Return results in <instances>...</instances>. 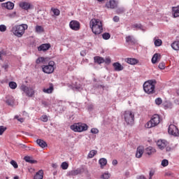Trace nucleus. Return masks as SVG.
Instances as JSON below:
<instances>
[{
	"instance_id": "4c0bfd02",
	"label": "nucleus",
	"mask_w": 179,
	"mask_h": 179,
	"mask_svg": "<svg viewBox=\"0 0 179 179\" xmlns=\"http://www.w3.org/2000/svg\"><path fill=\"white\" fill-rule=\"evenodd\" d=\"M126 43H135V39L131 36H127Z\"/></svg>"
},
{
	"instance_id": "aec40b11",
	"label": "nucleus",
	"mask_w": 179,
	"mask_h": 179,
	"mask_svg": "<svg viewBox=\"0 0 179 179\" xmlns=\"http://www.w3.org/2000/svg\"><path fill=\"white\" fill-rule=\"evenodd\" d=\"M83 173V169L78 168L71 171V176H78V174H82Z\"/></svg>"
},
{
	"instance_id": "7ed1b4c3",
	"label": "nucleus",
	"mask_w": 179,
	"mask_h": 179,
	"mask_svg": "<svg viewBox=\"0 0 179 179\" xmlns=\"http://www.w3.org/2000/svg\"><path fill=\"white\" fill-rule=\"evenodd\" d=\"M156 80H148L143 84V90L148 94H153L155 93V84Z\"/></svg>"
},
{
	"instance_id": "680f3d73",
	"label": "nucleus",
	"mask_w": 179,
	"mask_h": 179,
	"mask_svg": "<svg viewBox=\"0 0 179 179\" xmlns=\"http://www.w3.org/2000/svg\"><path fill=\"white\" fill-rule=\"evenodd\" d=\"M137 179H146V177H145L143 175H141L137 177Z\"/></svg>"
},
{
	"instance_id": "ea45409f",
	"label": "nucleus",
	"mask_w": 179,
	"mask_h": 179,
	"mask_svg": "<svg viewBox=\"0 0 179 179\" xmlns=\"http://www.w3.org/2000/svg\"><path fill=\"white\" fill-rule=\"evenodd\" d=\"M110 37H111L110 33L106 32L102 34V38H103V40H110Z\"/></svg>"
},
{
	"instance_id": "e2e57ef3",
	"label": "nucleus",
	"mask_w": 179,
	"mask_h": 179,
	"mask_svg": "<svg viewBox=\"0 0 179 179\" xmlns=\"http://www.w3.org/2000/svg\"><path fill=\"white\" fill-rule=\"evenodd\" d=\"M133 27H135L136 29H139L141 28V25L138 24H135L133 25Z\"/></svg>"
},
{
	"instance_id": "37998d69",
	"label": "nucleus",
	"mask_w": 179,
	"mask_h": 179,
	"mask_svg": "<svg viewBox=\"0 0 179 179\" xmlns=\"http://www.w3.org/2000/svg\"><path fill=\"white\" fill-rule=\"evenodd\" d=\"M116 12L118 15H121V13H124L125 12L124 8H119L116 10Z\"/></svg>"
},
{
	"instance_id": "c85d7f7f",
	"label": "nucleus",
	"mask_w": 179,
	"mask_h": 179,
	"mask_svg": "<svg viewBox=\"0 0 179 179\" xmlns=\"http://www.w3.org/2000/svg\"><path fill=\"white\" fill-rule=\"evenodd\" d=\"M111 177V173H108V171H106L105 173H103L101 176L100 178L101 179H110Z\"/></svg>"
},
{
	"instance_id": "f8f14e48",
	"label": "nucleus",
	"mask_w": 179,
	"mask_h": 179,
	"mask_svg": "<svg viewBox=\"0 0 179 179\" xmlns=\"http://www.w3.org/2000/svg\"><path fill=\"white\" fill-rule=\"evenodd\" d=\"M118 5V3L115 0H110L106 4V8L110 9H115Z\"/></svg>"
},
{
	"instance_id": "72a5a7b5",
	"label": "nucleus",
	"mask_w": 179,
	"mask_h": 179,
	"mask_svg": "<svg viewBox=\"0 0 179 179\" xmlns=\"http://www.w3.org/2000/svg\"><path fill=\"white\" fill-rule=\"evenodd\" d=\"M73 90H81L82 86L80 84H78V83H76V84H73L72 86Z\"/></svg>"
},
{
	"instance_id": "e433bc0d",
	"label": "nucleus",
	"mask_w": 179,
	"mask_h": 179,
	"mask_svg": "<svg viewBox=\"0 0 179 179\" xmlns=\"http://www.w3.org/2000/svg\"><path fill=\"white\" fill-rule=\"evenodd\" d=\"M164 108H172L173 103L170 101H166L163 103Z\"/></svg>"
},
{
	"instance_id": "2f4dec72",
	"label": "nucleus",
	"mask_w": 179,
	"mask_h": 179,
	"mask_svg": "<svg viewBox=\"0 0 179 179\" xmlns=\"http://www.w3.org/2000/svg\"><path fill=\"white\" fill-rule=\"evenodd\" d=\"M155 152H156V150L152 147H148L146 148V153L149 156H150V155H152V153H155Z\"/></svg>"
},
{
	"instance_id": "338daca9",
	"label": "nucleus",
	"mask_w": 179,
	"mask_h": 179,
	"mask_svg": "<svg viewBox=\"0 0 179 179\" xmlns=\"http://www.w3.org/2000/svg\"><path fill=\"white\" fill-rule=\"evenodd\" d=\"M14 179H19V176L14 177Z\"/></svg>"
},
{
	"instance_id": "5701e85b",
	"label": "nucleus",
	"mask_w": 179,
	"mask_h": 179,
	"mask_svg": "<svg viewBox=\"0 0 179 179\" xmlns=\"http://www.w3.org/2000/svg\"><path fill=\"white\" fill-rule=\"evenodd\" d=\"M6 99H7L6 100V103L8 106H13V103H15V99L13 98V96H8Z\"/></svg>"
},
{
	"instance_id": "6e6d98bb",
	"label": "nucleus",
	"mask_w": 179,
	"mask_h": 179,
	"mask_svg": "<svg viewBox=\"0 0 179 179\" xmlns=\"http://www.w3.org/2000/svg\"><path fill=\"white\" fill-rule=\"evenodd\" d=\"M105 64H110L111 63V59L109 57H107L106 59H104Z\"/></svg>"
},
{
	"instance_id": "4468645a",
	"label": "nucleus",
	"mask_w": 179,
	"mask_h": 179,
	"mask_svg": "<svg viewBox=\"0 0 179 179\" xmlns=\"http://www.w3.org/2000/svg\"><path fill=\"white\" fill-rule=\"evenodd\" d=\"M1 6L3 8H6V9L12 10V9H13V8H15V3H13V2H10V1H8L6 3H3L1 4Z\"/></svg>"
},
{
	"instance_id": "a18cd8bd",
	"label": "nucleus",
	"mask_w": 179,
	"mask_h": 179,
	"mask_svg": "<svg viewBox=\"0 0 179 179\" xmlns=\"http://www.w3.org/2000/svg\"><path fill=\"white\" fill-rule=\"evenodd\" d=\"M162 103H163V100L162 99V98H157L155 99V104H157V106H160Z\"/></svg>"
},
{
	"instance_id": "2eb2a0df",
	"label": "nucleus",
	"mask_w": 179,
	"mask_h": 179,
	"mask_svg": "<svg viewBox=\"0 0 179 179\" xmlns=\"http://www.w3.org/2000/svg\"><path fill=\"white\" fill-rule=\"evenodd\" d=\"M20 8H22V9H24V10H28V9H30V3L27 1H22L19 3Z\"/></svg>"
},
{
	"instance_id": "603ef678",
	"label": "nucleus",
	"mask_w": 179,
	"mask_h": 179,
	"mask_svg": "<svg viewBox=\"0 0 179 179\" xmlns=\"http://www.w3.org/2000/svg\"><path fill=\"white\" fill-rule=\"evenodd\" d=\"M154 176H155V171H150L148 179H152V177H153Z\"/></svg>"
},
{
	"instance_id": "423d86ee",
	"label": "nucleus",
	"mask_w": 179,
	"mask_h": 179,
	"mask_svg": "<svg viewBox=\"0 0 179 179\" xmlns=\"http://www.w3.org/2000/svg\"><path fill=\"white\" fill-rule=\"evenodd\" d=\"M87 128L89 127L84 123H75L71 126V129L74 131V132H83L87 131Z\"/></svg>"
},
{
	"instance_id": "79ce46f5",
	"label": "nucleus",
	"mask_w": 179,
	"mask_h": 179,
	"mask_svg": "<svg viewBox=\"0 0 179 179\" xmlns=\"http://www.w3.org/2000/svg\"><path fill=\"white\" fill-rule=\"evenodd\" d=\"M52 12L53 13V15H55V16H59V10L57 8H52Z\"/></svg>"
},
{
	"instance_id": "9b49d317",
	"label": "nucleus",
	"mask_w": 179,
	"mask_h": 179,
	"mask_svg": "<svg viewBox=\"0 0 179 179\" xmlns=\"http://www.w3.org/2000/svg\"><path fill=\"white\" fill-rule=\"evenodd\" d=\"M167 145H169V143L166 140L160 139L157 141V146H158L159 149H161V150H163Z\"/></svg>"
},
{
	"instance_id": "20e7f679",
	"label": "nucleus",
	"mask_w": 179,
	"mask_h": 179,
	"mask_svg": "<svg viewBox=\"0 0 179 179\" xmlns=\"http://www.w3.org/2000/svg\"><path fill=\"white\" fill-rule=\"evenodd\" d=\"M125 122L127 125H132L135 121V114L131 110H126L123 114Z\"/></svg>"
},
{
	"instance_id": "5fc2aeb1",
	"label": "nucleus",
	"mask_w": 179,
	"mask_h": 179,
	"mask_svg": "<svg viewBox=\"0 0 179 179\" xmlns=\"http://www.w3.org/2000/svg\"><path fill=\"white\" fill-rule=\"evenodd\" d=\"M99 132V129H96V128H92L91 129V133L92 134H97Z\"/></svg>"
},
{
	"instance_id": "774afa93",
	"label": "nucleus",
	"mask_w": 179,
	"mask_h": 179,
	"mask_svg": "<svg viewBox=\"0 0 179 179\" xmlns=\"http://www.w3.org/2000/svg\"><path fill=\"white\" fill-rule=\"evenodd\" d=\"M4 1H6V0H0V2H4Z\"/></svg>"
},
{
	"instance_id": "412c9836",
	"label": "nucleus",
	"mask_w": 179,
	"mask_h": 179,
	"mask_svg": "<svg viewBox=\"0 0 179 179\" xmlns=\"http://www.w3.org/2000/svg\"><path fill=\"white\" fill-rule=\"evenodd\" d=\"M36 143L38 145V146H40V148H47V143L44 140L37 139Z\"/></svg>"
},
{
	"instance_id": "f704fd0d",
	"label": "nucleus",
	"mask_w": 179,
	"mask_h": 179,
	"mask_svg": "<svg viewBox=\"0 0 179 179\" xmlns=\"http://www.w3.org/2000/svg\"><path fill=\"white\" fill-rule=\"evenodd\" d=\"M52 90H54V87H52V86H50L49 88H47V89L44 88L43 90V93L50 94L52 93Z\"/></svg>"
},
{
	"instance_id": "0eeeda50",
	"label": "nucleus",
	"mask_w": 179,
	"mask_h": 179,
	"mask_svg": "<svg viewBox=\"0 0 179 179\" xmlns=\"http://www.w3.org/2000/svg\"><path fill=\"white\" fill-rule=\"evenodd\" d=\"M21 90L25 93L27 97H33L36 94V90L33 87H27L26 85L21 86Z\"/></svg>"
},
{
	"instance_id": "bf43d9fd",
	"label": "nucleus",
	"mask_w": 179,
	"mask_h": 179,
	"mask_svg": "<svg viewBox=\"0 0 179 179\" xmlns=\"http://www.w3.org/2000/svg\"><path fill=\"white\" fill-rule=\"evenodd\" d=\"M15 118L20 121V122H23V121H24V120L22 117L19 118V116H15Z\"/></svg>"
},
{
	"instance_id": "6ab92c4d",
	"label": "nucleus",
	"mask_w": 179,
	"mask_h": 179,
	"mask_svg": "<svg viewBox=\"0 0 179 179\" xmlns=\"http://www.w3.org/2000/svg\"><path fill=\"white\" fill-rule=\"evenodd\" d=\"M172 13H173V17H179V6L176 7H172Z\"/></svg>"
},
{
	"instance_id": "b1692460",
	"label": "nucleus",
	"mask_w": 179,
	"mask_h": 179,
	"mask_svg": "<svg viewBox=\"0 0 179 179\" xmlns=\"http://www.w3.org/2000/svg\"><path fill=\"white\" fill-rule=\"evenodd\" d=\"M43 174L44 172L43 171V170H40L36 173V175L34 177V179H43L44 178Z\"/></svg>"
},
{
	"instance_id": "052dcab7",
	"label": "nucleus",
	"mask_w": 179,
	"mask_h": 179,
	"mask_svg": "<svg viewBox=\"0 0 179 179\" xmlns=\"http://www.w3.org/2000/svg\"><path fill=\"white\" fill-rule=\"evenodd\" d=\"M112 164L113 166H117V164H118V161H117V159H114Z\"/></svg>"
},
{
	"instance_id": "09e8293b",
	"label": "nucleus",
	"mask_w": 179,
	"mask_h": 179,
	"mask_svg": "<svg viewBox=\"0 0 179 179\" xmlns=\"http://www.w3.org/2000/svg\"><path fill=\"white\" fill-rule=\"evenodd\" d=\"M6 131V127L3 126H0V135H3V132Z\"/></svg>"
},
{
	"instance_id": "8fccbe9b",
	"label": "nucleus",
	"mask_w": 179,
	"mask_h": 179,
	"mask_svg": "<svg viewBox=\"0 0 179 179\" xmlns=\"http://www.w3.org/2000/svg\"><path fill=\"white\" fill-rule=\"evenodd\" d=\"M0 31H6V26L4 24H1L0 25Z\"/></svg>"
},
{
	"instance_id": "bb28decb",
	"label": "nucleus",
	"mask_w": 179,
	"mask_h": 179,
	"mask_svg": "<svg viewBox=\"0 0 179 179\" xmlns=\"http://www.w3.org/2000/svg\"><path fill=\"white\" fill-rule=\"evenodd\" d=\"M99 163L101 166V169H104L105 166H107V159L106 158H101L99 160Z\"/></svg>"
},
{
	"instance_id": "3c124183",
	"label": "nucleus",
	"mask_w": 179,
	"mask_h": 179,
	"mask_svg": "<svg viewBox=\"0 0 179 179\" xmlns=\"http://www.w3.org/2000/svg\"><path fill=\"white\" fill-rule=\"evenodd\" d=\"M158 67L159 68V69H164L166 68V64H164V62H161L159 63Z\"/></svg>"
},
{
	"instance_id": "1a4fd4ad",
	"label": "nucleus",
	"mask_w": 179,
	"mask_h": 179,
	"mask_svg": "<svg viewBox=\"0 0 179 179\" xmlns=\"http://www.w3.org/2000/svg\"><path fill=\"white\" fill-rule=\"evenodd\" d=\"M168 132L170 135H173V136H178L179 135L178 128L174 124L169 125Z\"/></svg>"
},
{
	"instance_id": "9d476101",
	"label": "nucleus",
	"mask_w": 179,
	"mask_h": 179,
	"mask_svg": "<svg viewBox=\"0 0 179 179\" xmlns=\"http://www.w3.org/2000/svg\"><path fill=\"white\" fill-rule=\"evenodd\" d=\"M69 27L71 30H74L75 31H78L80 29V23L76 20H72L69 23Z\"/></svg>"
},
{
	"instance_id": "a211bd4d",
	"label": "nucleus",
	"mask_w": 179,
	"mask_h": 179,
	"mask_svg": "<svg viewBox=\"0 0 179 179\" xmlns=\"http://www.w3.org/2000/svg\"><path fill=\"white\" fill-rule=\"evenodd\" d=\"M24 160H25L27 163H30V164H37V161L34 160L31 157L26 156L24 157Z\"/></svg>"
},
{
	"instance_id": "cd10ccee",
	"label": "nucleus",
	"mask_w": 179,
	"mask_h": 179,
	"mask_svg": "<svg viewBox=\"0 0 179 179\" xmlns=\"http://www.w3.org/2000/svg\"><path fill=\"white\" fill-rule=\"evenodd\" d=\"M94 62H96V64H99V65H100L101 64H104V58L101 57H94Z\"/></svg>"
},
{
	"instance_id": "a19ab883",
	"label": "nucleus",
	"mask_w": 179,
	"mask_h": 179,
	"mask_svg": "<svg viewBox=\"0 0 179 179\" xmlns=\"http://www.w3.org/2000/svg\"><path fill=\"white\" fill-rule=\"evenodd\" d=\"M9 87H10V89L15 90L16 89V87H17V84H16V83L11 81L9 83Z\"/></svg>"
},
{
	"instance_id": "7c9ffc66",
	"label": "nucleus",
	"mask_w": 179,
	"mask_h": 179,
	"mask_svg": "<svg viewBox=\"0 0 179 179\" xmlns=\"http://www.w3.org/2000/svg\"><path fill=\"white\" fill-rule=\"evenodd\" d=\"M171 45V48H173V50H175V51H178L179 41H174Z\"/></svg>"
},
{
	"instance_id": "c9c22d12",
	"label": "nucleus",
	"mask_w": 179,
	"mask_h": 179,
	"mask_svg": "<svg viewBox=\"0 0 179 179\" xmlns=\"http://www.w3.org/2000/svg\"><path fill=\"white\" fill-rule=\"evenodd\" d=\"M162 43L163 42L162 41L161 39L154 38V44L155 47H160V45H162Z\"/></svg>"
},
{
	"instance_id": "c03bdc74",
	"label": "nucleus",
	"mask_w": 179,
	"mask_h": 179,
	"mask_svg": "<svg viewBox=\"0 0 179 179\" xmlns=\"http://www.w3.org/2000/svg\"><path fill=\"white\" fill-rule=\"evenodd\" d=\"M10 163L14 167V169H17V167H19L17 162H16L15 160H11Z\"/></svg>"
},
{
	"instance_id": "a878e982",
	"label": "nucleus",
	"mask_w": 179,
	"mask_h": 179,
	"mask_svg": "<svg viewBox=\"0 0 179 179\" xmlns=\"http://www.w3.org/2000/svg\"><path fill=\"white\" fill-rule=\"evenodd\" d=\"M35 31L38 34H41V33H44V27H43L41 25H36L35 27Z\"/></svg>"
},
{
	"instance_id": "4be33fe9",
	"label": "nucleus",
	"mask_w": 179,
	"mask_h": 179,
	"mask_svg": "<svg viewBox=\"0 0 179 179\" xmlns=\"http://www.w3.org/2000/svg\"><path fill=\"white\" fill-rule=\"evenodd\" d=\"M142 155H143V148L138 147L136 150V157L140 159V157H142Z\"/></svg>"
},
{
	"instance_id": "69168bd1",
	"label": "nucleus",
	"mask_w": 179,
	"mask_h": 179,
	"mask_svg": "<svg viewBox=\"0 0 179 179\" xmlns=\"http://www.w3.org/2000/svg\"><path fill=\"white\" fill-rule=\"evenodd\" d=\"M0 59H2V53L0 52Z\"/></svg>"
},
{
	"instance_id": "473e14b6",
	"label": "nucleus",
	"mask_w": 179,
	"mask_h": 179,
	"mask_svg": "<svg viewBox=\"0 0 179 179\" xmlns=\"http://www.w3.org/2000/svg\"><path fill=\"white\" fill-rule=\"evenodd\" d=\"M96 155H97V151L92 150L88 154L87 157H88V159H93V157H94V156H96Z\"/></svg>"
},
{
	"instance_id": "13d9d810",
	"label": "nucleus",
	"mask_w": 179,
	"mask_h": 179,
	"mask_svg": "<svg viewBox=\"0 0 179 179\" xmlns=\"http://www.w3.org/2000/svg\"><path fill=\"white\" fill-rule=\"evenodd\" d=\"M10 17H15L16 16V11H14L9 14Z\"/></svg>"
},
{
	"instance_id": "39448f33",
	"label": "nucleus",
	"mask_w": 179,
	"mask_h": 179,
	"mask_svg": "<svg viewBox=\"0 0 179 179\" xmlns=\"http://www.w3.org/2000/svg\"><path fill=\"white\" fill-rule=\"evenodd\" d=\"M160 124V116L157 114L152 115L151 120L145 124V128H153Z\"/></svg>"
},
{
	"instance_id": "49530a36",
	"label": "nucleus",
	"mask_w": 179,
	"mask_h": 179,
	"mask_svg": "<svg viewBox=\"0 0 179 179\" xmlns=\"http://www.w3.org/2000/svg\"><path fill=\"white\" fill-rule=\"evenodd\" d=\"M162 166H163V167H167V166H169V160L163 159L162 162Z\"/></svg>"
},
{
	"instance_id": "6e6552de",
	"label": "nucleus",
	"mask_w": 179,
	"mask_h": 179,
	"mask_svg": "<svg viewBox=\"0 0 179 179\" xmlns=\"http://www.w3.org/2000/svg\"><path fill=\"white\" fill-rule=\"evenodd\" d=\"M55 62L54 61H50L48 62V64L42 66V71L44 73H52L54 72V66Z\"/></svg>"
},
{
	"instance_id": "de8ad7c7",
	"label": "nucleus",
	"mask_w": 179,
	"mask_h": 179,
	"mask_svg": "<svg viewBox=\"0 0 179 179\" xmlns=\"http://www.w3.org/2000/svg\"><path fill=\"white\" fill-rule=\"evenodd\" d=\"M41 120L43 121V122H47V121H48V117H47L45 115H43L41 116Z\"/></svg>"
},
{
	"instance_id": "ddd939ff",
	"label": "nucleus",
	"mask_w": 179,
	"mask_h": 179,
	"mask_svg": "<svg viewBox=\"0 0 179 179\" xmlns=\"http://www.w3.org/2000/svg\"><path fill=\"white\" fill-rule=\"evenodd\" d=\"M51 48V44L50 43H43L38 47V51H48Z\"/></svg>"
},
{
	"instance_id": "58836bf2",
	"label": "nucleus",
	"mask_w": 179,
	"mask_h": 179,
	"mask_svg": "<svg viewBox=\"0 0 179 179\" xmlns=\"http://www.w3.org/2000/svg\"><path fill=\"white\" fill-rule=\"evenodd\" d=\"M61 167L62 170H68V167H69V164H68V162H62L61 164Z\"/></svg>"
},
{
	"instance_id": "c756f323",
	"label": "nucleus",
	"mask_w": 179,
	"mask_h": 179,
	"mask_svg": "<svg viewBox=\"0 0 179 179\" xmlns=\"http://www.w3.org/2000/svg\"><path fill=\"white\" fill-rule=\"evenodd\" d=\"M36 64H47V58H44V57H38L36 61Z\"/></svg>"
},
{
	"instance_id": "f3484780",
	"label": "nucleus",
	"mask_w": 179,
	"mask_h": 179,
	"mask_svg": "<svg viewBox=\"0 0 179 179\" xmlns=\"http://www.w3.org/2000/svg\"><path fill=\"white\" fill-rule=\"evenodd\" d=\"M160 58H162V55L159 53H155L152 58V63L156 64V62H159L160 61Z\"/></svg>"
},
{
	"instance_id": "f03ea898",
	"label": "nucleus",
	"mask_w": 179,
	"mask_h": 179,
	"mask_svg": "<svg viewBox=\"0 0 179 179\" xmlns=\"http://www.w3.org/2000/svg\"><path fill=\"white\" fill-rule=\"evenodd\" d=\"M27 24H26L15 25L12 27L11 31L16 37H22L24 34L25 30H27Z\"/></svg>"
},
{
	"instance_id": "0e129e2a",
	"label": "nucleus",
	"mask_w": 179,
	"mask_h": 179,
	"mask_svg": "<svg viewBox=\"0 0 179 179\" xmlns=\"http://www.w3.org/2000/svg\"><path fill=\"white\" fill-rule=\"evenodd\" d=\"M52 167H53V169H57V167H58V165L57 164H52Z\"/></svg>"
},
{
	"instance_id": "864d4df0",
	"label": "nucleus",
	"mask_w": 179,
	"mask_h": 179,
	"mask_svg": "<svg viewBox=\"0 0 179 179\" xmlns=\"http://www.w3.org/2000/svg\"><path fill=\"white\" fill-rule=\"evenodd\" d=\"M2 68H3L5 71H8V68H9V64H8V63H6L2 65Z\"/></svg>"
},
{
	"instance_id": "393cba45",
	"label": "nucleus",
	"mask_w": 179,
	"mask_h": 179,
	"mask_svg": "<svg viewBox=\"0 0 179 179\" xmlns=\"http://www.w3.org/2000/svg\"><path fill=\"white\" fill-rule=\"evenodd\" d=\"M127 64H129L130 65H136L139 62L138 59H136L135 58H128L127 59Z\"/></svg>"
},
{
	"instance_id": "f257e3e1",
	"label": "nucleus",
	"mask_w": 179,
	"mask_h": 179,
	"mask_svg": "<svg viewBox=\"0 0 179 179\" xmlns=\"http://www.w3.org/2000/svg\"><path fill=\"white\" fill-rule=\"evenodd\" d=\"M90 27L94 34H101L103 33V22L99 19H92L90 22Z\"/></svg>"
},
{
	"instance_id": "4d7b16f0",
	"label": "nucleus",
	"mask_w": 179,
	"mask_h": 179,
	"mask_svg": "<svg viewBox=\"0 0 179 179\" xmlns=\"http://www.w3.org/2000/svg\"><path fill=\"white\" fill-rule=\"evenodd\" d=\"M113 20L117 23V22H120V17H118V16H115L114 17H113Z\"/></svg>"
},
{
	"instance_id": "dca6fc26",
	"label": "nucleus",
	"mask_w": 179,
	"mask_h": 179,
	"mask_svg": "<svg viewBox=\"0 0 179 179\" xmlns=\"http://www.w3.org/2000/svg\"><path fill=\"white\" fill-rule=\"evenodd\" d=\"M113 66L114 68V70L116 71V72H120L124 70V66H122V65L119 62L113 63Z\"/></svg>"
}]
</instances>
